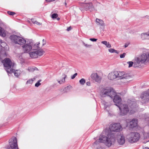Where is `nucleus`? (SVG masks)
Listing matches in <instances>:
<instances>
[{"mask_svg": "<svg viewBox=\"0 0 149 149\" xmlns=\"http://www.w3.org/2000/svg\"><path fill=\"white\" fill-rule=\"evenodd\" d=\"M64 77L63 78V79H62L61 81H58V82L60 84H62V83L64 82L65 81V77H67V75L65 74H64Z\"/></svg>", "mask_w": 149, "mask_h": 149, "instance_id": "2f4dec72", "label": "nucleus"}, {"mask_svg": "<svg viewBox=\"0 0 149 149\" xmlns=\"http://www.w3.org/2000/svg\"><path fill=\"white\" fill-rule=\"evenodd\" d=\"M28 70L29 71L32 72L34 71V69L32 67H29L28 68Z\"/></svg>", "mask_w": 149, "mask_h": 149, "instance_id": "ea45409f", "label": "nucleus"}, {"mask_svg": "<svg viewBox=\"0 0 149 149\" xmlns=\"http://www.w3.org/2000/svg\"><path fill=\"white\" fill-rule=\"evenodd\" d=\"M101 43L105 45L107 47L110 48L111 47V44L109 42L107 43L106 41H102Z\"/></svg>", "mask_w": 149, "mask_h": 149, "instance_id": "cd10ccee", "label": "nucleus"}, {"mask_svg": "<svg viewBox=\"0 0 149 149\" xmlns=\"http://www.w3.org/2000/svg\"><path fill=\"white\" fill-rule=\"evenodd\" d=\"M34 46H36V44H35Z\"/></svg>", "mask_w": 149, "mask_h": 149, "instance_id": "e2e57ef3", "label": "nucleus"}, {"mask_svg": "<svg viewBox=\"0 0 149 149\" xmlns=\"http://www.w3.org/2000/svg\"><path fill=\"white\" fill-rule=\"evenodd\" d=\"M127 102L130 108V112L131 113H134L137 107V104L136 101L133 99H129L127 100Z\"/></svg>", "mask_w": 149, "mask_h": 149, "instance_id": "1a4fd4ad", "label": "nucleus"}, {"mask_svg": "<svg viewBox=\"0 0 149 149\" xmlns=\"http://www.w3.org/2000/svg\"><path fill=\"white\" fill-rule=\"evenodd\" d=\"M0 36L4 37L6 36V34L4 33V32L3 31V29L0 26Z\"/></svg>", "mask_w": 149, "mask_h": 149, "instance_id": "c756f323", "label": "nucleus"}, {"mask_svg": "<svg viewBox=\"0 0 149 149\" xmlns=\"http://www.w3.org/2000/svg\"><path fill=\"white\" fill-rule=\"evenodd\" d=\"M127 63L129 64V68H130L132 66H133V65L134 64V62L132 61H129L127 62Z\"/></svg>", "mask_w": 149, "mask_h": 149, "instance_id": "72a5a7b5", "label": "nucleus"}, {"mask_svg": "<svg viewBox=\"0 0 149 149\" xmlns=\"http://www.w3.org/2000/svg\"><path fill=\"white\" fill-rule=\"evenodd\" d=\"M0 45L1 47H2L1 49H6L7 48V44L5 42H1Z\"/></svg>", "mask_w": 149, "mask_h": 149, "instance_id": "c85d7f7f", "label": "nucleus"}, {"mask_svg": "<svg viewBox=\"0 0 149 149\" xmlns=\"http://www.w3.org/2000/svg\"><path fill=\"white\" fill-rule=\"evenodd\" d=\"M145 148V149H146V148H147L146 147V148Z\"/></svg>", "mask_w": 149, "mask_h": 149, "instance_id": "052dcab7", "label": "nucleus"}, {"mask_svg": "<svg viewBox=\"0 0 149 149\" xmlns=\"http://www.w3.org/2000/svg\"><path fill=\"white\" fill-rule=\"evenodd\" d=\"M117 131H103L100 136L99 141H96L93 144L97 145L102 143L109 147L111 146L115 141L116 134L113 132Z\"/></svg>", "mask_w": 149, "mask_h": 149, "instance_id": "f257e3e1", "label": "nucleus"}, {"mask_svg": "<svg viewBox=\"0 0 149 149\" xmlns=\"http://www.w3.org/2000/svg\"><path fill=\"white\" fill-rule=\"evenodd\" d=\"M141 38L143 40L146 39H149L148 33H142L141 35Z\"/></svg>", "mask_w": 149, "mask_h": 149, "instance_id": "5701e85b", "label": "nucleus"}, {"mask_svg": "<svg viewBox=\"0 0 149 149\" xmlns=\"http://www.w3.org/2000/svg\"><path fill=\"white\" fill-rule=\"evenodd\" d=\"M7 149H19L16 138L13 137L9 140V145L6 147Z\"/></svg>", "mask_w": 149, "mask_h": 149, "instance_id": "39448f33", "label": "nucleus"}, {"mask_svg": "<svg viewBox=\"0 0 149 149\" xmlns=\"http://www.w3.org/2000/svg\"><path fill=\"white\" fill-rule=\"evenodd\" d=\"M1 61L3 63L4 69L8 74L11 72H13V71H14L13 69L11 68H13L15 66V63H13L9 58H5L2 61L1 60Z\"/></svg>", "mask_w": 149, "mask_h": 149, "instance_id": "f03ea898", "label": "nucleus"}, {"mask_svg": "<svg viewBox=\"0 0 149 149\" xmlns=\"http://www.w3.org/2000/svg\"><path fill=\"white\" fill-rule=\"evenodd\" d=\"M108 77L110 80H113L116 78L115 71L109 73L108 76Z\"/></svg>", "mask_w": 149, "mask_h": 149, "instance_id": "4be33fe9", "label": "nucleus"}, {"mask_svg": "<svg viewBox=\"0 0 149 149\" xmlns=\"http://www.w3.org/2000/svg\"><path fill=\"white\" fill-rule=\"evenodd\" d=\"M33 69H34V71L35 70H38V68H36V67H35V68H33Z\"/></svg>", "mask_w": 149, "mask_h": 149, "instance_id": "6e6d98bb", "label": "nucleus"}, {"mask_svg": "<svg viewBox=\"0 0 149 149\" xmlns=\"http://www.w3.org/2000/svg\"><path fill=\"white\" fill-rule=\"evenodd\" d=\"M124 46L126 48L128 46V45H127V44H125Z\"/></svg>", "mask_w": 149, "mask_h": 149, "instance_id": "5fc2aeb1", "label": "nucleus"}, {"mask_svg": "<svg viewBox=\"0 0 149 149\" xmlns=\"http://www.w3.org/2000/svg\"><path fill=\"white\" fill-rule=\"evenodd\" d=\"M45 53V52L42 49L36 50L35 51L31 52L29 53L30 56L33 58H36L38 56L42 55Z\"/></svg>", "mask_w": 149, "mask_h": 149, "instance_id": "f8f14e48", "label": "nucleus"}, {"mask_svg": "<svg viewBox=\"0 0 149 149\" xmlns=\"http://www.w3.org/2000/svg\"><path fill=\"white\" fill-rule=\"evenodd\" d=\"M81 9H82V8H80V9H81V11H82V10Z\"/></svg>", "mask_w": 149, "mask_h": 149, "instance_id": "bf43d9fd", "label": "nucleus"}, {"mask_svg": "<svg viewBox=\"0 0 149 149\" xmlns=\"http://www.w3.org/2000/svg\"><path fill=\"white\" fill-rule=\"evenodd\" d=\"M105 130V131H106V130H107L105 129V130Z\"/></svg>", "mask_w": 149, "mask_h": 149, "instance_id": "680f3d73", "label": "nucleus"}, {"mask_svg": "<svg viewBox=\"0 0 149 149\" xmlns=\"http://www.w3.org/2000/svg\"><path fill=\"white\" fill-rule=\"evenodd\" d=\"M2 42V40H1L0 39V43H1V42Z\"/></svg>", "mask_w": 149, "mask_h": 149, "instance_id": "4d7b16f0", "label": "nucleus"}, {"mask_svg": "<svg viewBox=\"0 0 149 149\" xmlns=\"http://www.w3.org/2000/svg\"><path fill=\"white\" fill-rule=\"evenodd\" d=\"M91 41L93 42H96L97 40V39L94 38H91L89 39Z\"/></svg>", "mask_w": 149, "mask_h": 149, "instance_id": "37998d69", "label": "nucleus"}, {"mask_svg": "<svg viewBox=\"0 0 149 149\" xmlns=\"http://www.w3.org/2000/svg\"><path fill=\"white\" fill-rule=\"evenodd\" d=\"M142 133L145 139L149 138V131H142Z\"/></svg>", "mask_w": 149, "mask_h": 149, "instance_id": "b1692460", "label": "nucleus"}, {"mask_svg": "<svg viewBox=\"0 0 149 149\" xmlns=\"http://www.w3.org/2000/svg\"><path fill=\"white\" fill-rule=\"evenodd\" d=\"M71 26L69 27L67 29V30L68 31H69L71 30Z\"/></svg>", "mask_w": 149, "mask_h": 149, "instance_id": "8fccbe9b", "label": "nucleus"}, {"mask_svg": "<svg viewBox=\"0 0 149 149\" xmlns=\"http://www.w3.org/2000/svg\"><path fill=\"white\" fill-rule=\"evenodd\" d=\"M83 44L86 47H88L91 46V45H87V44H85L84 42H83Z\"/></svg>", "mask_w": 149, "mask_h": 149, "instance_id": "58836bf2", "label": "nucleus"}, {"mask_svg": "<svg viewBox=\"0 0 149 149\" xmlns=\"http://www.w3.org/2000/svg\"><path fill=\"white\" fill-rule=\"evenodd\" d=\"M108 50H109V51L110 52L114 53V49H113V48H111V49H109Z\"/></svg>", "mask_w": 149, "mask_h": 149, "instance_id": "c03bdc74", "label": "nucleus"}, {"mask_svg": "<svg viewBox=\"0 0 149 149\" xmlns=\"http://www.w3.org/2000/svg\"><path fill=\"white\" fill-rule=\"evenodd\" d=\"M139 57L135 58L134 63L133 67L134 68H138L140 67L141 65H139L140 63H141V60Z\"/></svg>", "mask_w": 149, "mask_h": 149, "instance_id": "a211bd4d", "label": "nucleus"}, {"mask_svg": "<svg viewBox=\"0 0 149 149\" xmlns=\"http://www.w3.org/2000/svg\"><path fill=\"white\" fill-rule=\"evenodd\" d=\"M35 24L38 25H40L41 24V23H39L37 21H36L35 22Z\"/></svg>", "mask_w": 149, "mask_h": 149, "instance_id": "a18cd8bd", "label": "nucleus"}, {"mask_svg": "<svg viewBox=\"0 0 149 149\" xmlns=\"http://www.w3.org/2000/svg\"><path fill=\"white\" fill-rule=\"evenodd\" d=\"M33 81V80H32V79H29L27 81L26 84H31L32 83Z\"/></svg>", "mask_w": 149, "mask_h": 149, "instance_id": "4c0bfd02", "label": "nucleus"}, {"mask_svg": "<svg viewBox=\"0 0 149 149\" xmlns=\"http://www.w3.org/2000/svg\"><path fill=\"white\" fill-rule=\"evenodd\" d=\"M57 19L58 20H59V19H60V18H58Z\"/></svg>", "mask_w": 149, "mask_h": 149, "instance_id": "13d9d810", "label": "nucleus"}, {"mask_svg": "<svg viewBox=\"0 0 149 149\" xmlns=\"http://www.w3.org/2000/svg\"><path fill=\"white\" fill-rule=\"evenodd\" d=\"M116 78H118L120 79H128L131 78L132 76L129 74H125L124 72L115 71Z\"/></svg>", "mask_w": 149, "mask_h": 149, "instance_id": "9b49d317", "label": "nucleus"}, {"mask_svg": "<svg viewBox=\"0 0 149 149\" xmlns=\"http://www.w3.org/2000/svg\"><path fill=\"white\" fill-rule=\"evenodd\" d=\"M39 44H40V43L39 42L38 43V44H37V45H36V47H37L36 49H39L40 48L38 46V45Z\"/></svg>", "mask_w": 149, "mask_h": 149, "instance_id": "603ef678", "label": "nucleus"}, {"mask_svg": "<svg viewBox=\"0 0 149 149\" xmlns=\"http://www.w3.org/2000/svg\"><path fill=\"white\" fill-rule=\"evenodd\" d=\"M126 138L129 142L133 143L137 142L141 138L140 134L137 132H131L127 134Z\"/></svg>", "mask_w": 149, "mask_h": 149, "instance_id": "7ed1b4c3", "label": "nucleus"}, {"mask_svg": "<svg viewBox=\"0 0 149 149\" xmlns=\"http://www.w3.org/2000/svg\"><path fill=\"white\" fill-rule=\"evenodd\" d=\"M140 59L141 60V63H145L149 62V53H143L140 57Z\"/></svg>", "mask_w": 149, "mask_h": 149, "instance_id": "f3484780", "label": "nucleus"}, {"mask_svg": "<svg viewBox=\"0 0 149 149\" xmlns=\"http://www.w3.org/2000/svg\"><path fill=\"white\" fill-rule=\"evenodd\" d=\"M125 54H126L125 53H123V54H122L120 55V57L121 58H124L125 57Z\"/></svg>", "mask_w": 149, "mask_h": 149, "instance_id": "a19ab883", "label": "nucleus"}, {"mask_svg": "<svg viewBox=\"0 0 149 149\" xmlns=\"http://www.w3.org/2000/svg\"><path fill=\"white\" fill-rule=\"evenodd\" d=\"M96 22L98 25H101V26H103L104 25V22L102 20L96 18Z\"/></svg>", "mask_w": 149, "mask_h": 149, "instance_id": "393cba45", "label": "nucleus"}, {"mask_svg": "<svg viewBox=\"0 0 149 149\" xmlns=\"http://www.w3.org/2000/svg\"><path fill=\"white\" fill-rule=\"evenodd\" d=\"M17 56L18 58V59L22 62H23L24 61V59L22 58V57L21 55L20 54H18L17 55Z\"/></svg>", "mask_w": 149, "mask_h": 149, "instance_id": "473e14b6", "label": "nucleus"}, {"mask_svg": "<svg viewBox=\"0 0 149 149\" xmlns=\"http://www.w3.org/2000/svg\"><path fill=\"white\" fill-rule=\"evenodd\" d=\"M82 8L86 11L89 10L91 12L93 11H97L96 9L94 8L92 3L91 2L84 4L82 6Z\"/></svg>", "mask_w": 149, "mask_h": 149, "instance_id": "4468645a", "label": "nucleus"}, {"mask_svg": "<svg viewBox=\"0 0 149 149\" xmlns=\"http://www.w3.org/2000/svg\"><path fill=\"white\" fill-rule=\"evenodd\" d=\"M79 82L81 85H84L86 82L84 78H82L79 80Z\"/></svg>", "mask_w": 149, "mask_h": 149, "instance_id": "7c9ffc66", "label": "nucleus"}, {"mask_svg": "<svg viewBox=\"0 0 149 149\" xmlns=\"http://www.w3.org/2000/svg\"><path fill=\"white\" fill-rule=\"evenodd\" d=\"M116 137L117 142L119 144L122 145L125 143V138L123 134L120 132H118L117 134Z\"/></svg>", "mask_w": 149, "mask_h": 149, "instance_id": "dca6fc26", "label": "nucleus"}, {"mask_svg": "<svg viewBox=\"0 0 149 149\" xmlns=\"http://www.w3.org/2000/svg\"><path fill=\"white\" fill-rule=\"evenodd\" d=\"M41 81V80H39L38 82L35 84V86L36 87H38L40 85H41L40 82Z\"/></svg>", "mask_w": 149, "mask_h": 149, "instance_id": "f704fd0d", "label": "nucleus"}, {"mask_svg": "<svg viewBox=\"0 0 149 149\" xmlns=\"http://www.w3.org/2000/svg\"><path fill=\"white\" fill-rule=\"evenodd\" d=\"M114 53H115L117 54H118L119 53L116 50L114 49Z\"/></svg>", "mask_w": 149, "mask_h": 149, "instance_id": "3c124183", "label": "nucleus"}, {"mask_svg": "<svg viewBox=\"0 0 149 149\" xmlns=\"http://www.w3.org/2000/svg\"><path fill=\"white\" fill-rule=\"evenodd\" d=\"M31 21L34 24L35 23V22L36 21H35V19H31Z\"/></svg>", "mask_w": 149, "mask_h": 149, "instance_id": "de8ad7c7", "label": "nucleus"}, {"mask_svg": "<svg viewBox=\"0 0 149 149\" xmlns=\"http://www.w3.org/2000/svg\"><path fill=\"white\" fill-rule=\"evenodd\" d=\"M122 126L119 123H115L111 124L109 127V130H120L121 129V130H122Z\"/></svg>", "mask_w": 149, "mask_h": 149, "instance_id": "2eb2a0df", "label": "nucleus"}, {"mask_svg": "<svg viewBox=\"0 0 149 149\" xmlns=\"http://www.w3.org/2000/svg\"><path fill=\"white\" fill-rule=\"evenodd\" d=\"M72 88V86L70 85H69L64 88V92L67 93Z\"/></svg>", "mask_w": 149, "mask_h": 149, "instance_id": "bb28decb", "label": "nucleus"}, {"mask_svg": "<svg viewBox=\"0 0 149 149\" xmlns=\"http://www.w3.org/2000/svg\"><path fill=\"white\" fill-rule=\"evenodd\" d=\"M33 44V42L31 40H29L26 41V43L22 45V49L24 53H27L29 52L32 49V46Z\"/></svg>", "mask_w": 149, "mask_h": 149, "instance_id": "423d86ee", "label": "nucleus"}, {"mask_svg": "<svg viewBox=\"0 0 149 149\" xmlns=\"http://www.w3.org/2000/svg\"><path fill=\"white\" fill-rule=\"evenodd\" d=\"M64 5L66 7L67 6V3L65 1V2H64Z\"/></svg>", "mask_w": 149, "mask_h": 149, "instance_id": "864d4df0", "label": "nucleus"}, {"mask_svg": "<svg viewBox=\"0 0 149 149\" xmlns=\"http://www.w3.org/2000/svg\"><path fill=\"white\" fill-rule=\"evenodd\" d=\"M111 98L113 99V101L115 103V104L118 107L122 104L121 103L122 100L120 97L119 95H117L116 92H115L114 95H113V97Z\"/></svg>", "mask_w": 149, "mask_h": 149, "instance_id": "ddd939ff", "label": "nucleus"}, {"mask_svg": "<svg viewBox=\"0 0 149 149\" xmlns=\"http://www.w3.org/2000/svg\"><path fill=\"white\" fill-rule=\"evenodd\" d=\"M140 98L143 104L148 103L149 100V89L147 91L143 92L140 96Z\"/></svg>", "mask_w": 149, "mask_h": 149, "instance_id": "9d476101", "label": "nucleus"}, {"mask_svg": "<svg viewBox=\"0 0 149 149\" xmlns=\"http://www.w3.org/2000/svg\"><path fill=\"white\" fill-rule=\"evenodd\" d=\"M58 16V14L56 13H54L52 15V17L53 19H55Z\"/></svg>", "mask_w": 149, "mask_h": 149, "instance_id": "c9c22d12", "label": "nucleus"}, {"mask_svg": "<svg viewBox=\"0 0 149 149\" xmlns=\"http://www.w3.org/2000/svg\"><path fill=\"white\" fill-rule=\"evenodd\" d=\"M6 49H0V60H1L3 57L6 56Z\"/></svg>", "mask_w": 149, "mask_h": 149, "instance_id": "412c9836", "label": "nucleus"}, {"mask_svg": "<svg viewBox=\"0 0 149 149\" xmlns=\"http://www.w3.org/2000/svg\"><path fill=\"white\" fill-rule=\"evenodd\" d=\"M115 92L112 88L104 89L102 91L101 96L102 97H104L108 96L111 97L114 95Z\"/></svg>", "mask_w": 149, "mask_h": 149, "instance_id": "0eeeda50", "label": "nucleus"}, {"mask_svg": "<svg viewBox=\"0 0 149 149\" xmlns=\"http://www.w3.org/2000/svg\"><path fill=\"white\" fill-rule=\"evenodd\" d=\"M10 38L15 44L20 45L25 44L26 42V41L23 38L14 34L11 35Z\"/></svg>", "mask_w": 149, "mask_h": 149, "instance_id": "20e7f679", "label": "nucleus"}, {"mask_svg": "<svg viewBox=\"0 0 149 149\" xmlns=\"http://www.w3.org/2000/svg\"><path fill=\"white\" fill-rule=\"evenodd\" d=\"M86 85L88 86L91 85V83L90 81H88L86 82Z\"/></svg>", "mask_w": 149, "mask_h": 149, "instance_id": "49530a36", "label": "nucleus"}, {"mask_svg": "<svg viewBox=\"0 0 149 149\" xmlns=\"http://www.w3.org/2000/svg\"><path fill=\"white\" fill-rule=\"evenodd\" d=\"M42 41L43 42V43L42 44V45L43 46L45 44L46 42H45V40L44 39L42 40Z\"/></svg>", "mask_w": 149, "mask_h": 149, "instance_id": "09e8293b", "label": "nucleus"}, {"mask_svg": "<svg viewBox=\"0 0 149 149\" xmlns=\"http://www.w3.org/2000/svg\"><path fill=\"white\" fill-rule=\"evenodd\" d=\"M77 73H75L72 76H71V78L72 79H74L75 77L77 76Z\"/></svg>", "mask_w": 149, "mask_h": 149, "instance_id": "79ce46f5", "label": "nucleus"}, {"mask_svg": "<svg viewBox=\"0 0 149 149\" xmlns=\"http://www.w3.org/2000/svg\"><path fill=\"white\" fill-rule=\"evenodd\" d=\"M14 70V71H13V72H11V73H10V74H11L12 73H14V74L15 76H16L17 77H18L19 74H20V70H15L13 69Z\"/></svg>", "mask_w": 149, "mask_h": 149, "instance_id": "a878e982", "label": "nucleus"}, {"mask_svg": "<svg viewBox=\"0 0 149 149\" xmlns=\"http://www.w3.org/2000/svg\"><path fill=\"white\" fill-rule=\"evenodd\" d=\"M137 119H132L130 122L129 127L131 128L136 127L137 126Z\"/></svg>", "mask_w": 149, "mask_h": 149, "instance_id": "aec40b11", "label": "nucleus"}, {"mask_svg": "<svg viewBox=\"0 0 149 149\" xmlns=\"http://www.w3.org/2000/svg\"><path fill=\"white\" fill-rule=\"evenodd\" d=\"M118 107L120 110V115L122 116L126 115L130 111L128 105L126 104H122Z\"/></svg>", "mask_w": 149, "mask_h": 149, "instance_id": "6e6552de", "label": "nucleus"}, {"mask_svg": "<svg viewBox=\"0 0 149 149\" xmlns=\"http://www.w3.org/2000/svg\"><path fill=\"white\" fill-rule=\"evenodd\" d=\"M91 77L93 80H95L96 82H100L101 80V78L98 75L97 73L92 74L91 76Z\"/></svg>", "mask_w": 149, "mask_h": 149, "instance_id": "6ab92c4d", "label": "nucleus"}, {"mask_svg": "<svg viewBox=\"0 0 149 149\" xmlns=\"http://www.w3.org/2000/svg\"><path fill=\"white\" fill-rule=\"evenodd\" d=\"M7 13L9 15L12 16H13L15 14V12L12 11H8Z\"/></svg>", "mask_w": 149, "mask_h": 149, "instance_id": "e433bc0d", "label": "nucleus"}]
</instances>
